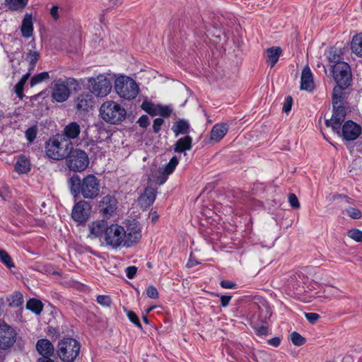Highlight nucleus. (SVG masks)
Wrapping results in <instances>:
<instances>
[{
	"label": "nucleus",
	"instance_id": "obj_43",
	"mask_svg": "<svg viewBox=\"0 0 362 362\" xmlns=\"http://www.w3.org/2000/svg\"><path fill=\"white\" fill-rule=\"evenodd\" d=\"M158 115H160L163 117H168L170 116L173 110L169 106L158 105Z\"/></svg>",
	"mask_w": 362,
	"mask_h": 362
},
{
	"label": "nucleus",
	"instance_id": "obj_50",
	"mask_svg": "<svg viewBox=\"0 0 362 362\" xmlns=\"http://www.w3.org/2000/svg\"><path fill=\"white\" fill-rule=\"evenodd\" d=\"M168 175L169 174H167V173L163 170L158 172V175L156 176V183L159 185L164 184L166 182Z\"/></svg>",
	"mask_w": 362,
	"mask_h": 362
},
{
	"label": "nucleus",
	"instance_id": "obj_54",
	"mask_svg": "<svg viewBox=\"0 0 362 362\" xmlns=\"http://www.w3.org/2000/svg\"><path fill=\"white\" fill-rule=\"evenodd\" d=\"M137 123L142 128H146L149 125V118L147 115H144L138 119Z\"/></svg>",
	"mask_w": 362,
	"mask_h": 362
},
{
	"label": "nucleus",
	"instance_id": "obj_53",
	"mask_svg": "<svg viewBox=\"0 0 362 362\" xmlns=\"http://www.w3.org/2000/svg\"><path fill=\"white\" fill-rule=\"evenodd\" d=\"M288 202L290 205L294 209L300 208V203L296 194L291 193L288 195Z\"/></svg>",
	"mask_w": 362,
	"mask_h": 362
},
{
	"label": "nucleus",
	"instance_id": "obj_35",
	"mask_svg": "<svg viewBox=\"0 0 362 362\" xmlns=\"http://www.w3.org/2000/svg\"><path fill=\"white\" fill-rule=\"evenodd\" d=\"M28 0H5V5L13 11L23 8L28 4Z\"/></svg>",
	"mask_w": 362,
	"mask_h": 362
},
{
	"label": "nucleus",
	"instance_id": "obj_18",
	"mask_svg": "<svg viewBox=\"0 0 362 362\" xmlns=\"http://www.w3.org/2000/svg\"><path fill=\"white\" fill-rule=\"evenodd\" d=\"M107 226V223L104 220L93 222L89 225V236L92 238H99L102 242Z\"/></svg>",
	"mask_w": 362,
	"mask_h": 362
},
{
	"label": "nucleus",
	"instance_id": "obj_6",
	"mask_svg": "<svg viewBox=\"0 0 362 362\" xmlns=\"http://www.w3.org/2000/svg\"><path fill=\"white\" fill-rule=\"evenodd\" d=\"M67 168L76 173L84 171L89 165L88 154L79 148H71L68 156L65 158Z\"/></svg>",
	"mask_w": 362,
	"mask_h": 362
},
{
	"label": "nucleus",
	"instance_id": "obj_64",
	"mask_svg": "<svg viewBox=\"0 0 362 362\" xmlns=\"http://www.w3.org/2000/svg\"><path fill=\"white\" fill-rule=\"evenodd\" d=\"M151 221L153 223H156L157 221H158V214H157L156 211H153L151 214Z\"/></svg>",
	"mask_w": 362,
	"mask_h": 362
},
{
	"label": "nucleus",
	"instance_id": "obj_25",
	"mask_svg": "<svg viewBox=\"0 0 362 362\" xmlns=\"http://www.w3.org/2000/svg\"><path fill=\"white\" fill-rule=\"evenodd\" d=\"M190 129V124L189 123L184 119H180L175 122H174L172 130L175 134V136L177 137L180 134L183 135H188L189 133Z\"/></svg>",
	"mask_w": 362,
	"mask_h": 362
},
{
	"label": "nucleus",
	"instance_id": "obj_36",
	"mask_svg": "<svg viewBox=\"0 0 362 362\" xmlns=\"http://www.w3.org/2000/svg\"><path fill=\"white\" fill-rule=\"evenodd\" d=\"M49 78V72L44 71L34 75L30 79V86L33 87L43 81H47Z\"/></svg>",
	"mask_w": 362,
	"mask_h": 362
},
{
	"label": "nucleus",
	"instance_id": "obj_10",
	"mask_svg": "<svg viewBox=\"0 0 362 362\" xmlns=\"http://www.w3.org/2000/svg\"><path fill=\"white\" fill-rule=\"evenodd\" d=\"M16 335L14 329L0 320V349L6 350L11 347L16 341Z\"/></svg>",
	"mask_w": 362,
	"mask_h": 362
},
{
	"label": "nucleus",
	"instance_id": "obj_26",
	"mask_svg": "<svg viewBox=\"0 0 362 362\" xmlns=\"http://www.w3.org/2000/svg\"><path fill=\"white\" fill-rule=\"evenodd\" d=\"M22 35L25 38H29L33 35V23L32 16L28 13L25 14L21 28Z\"/></svg>",
	"mask_w": 362,
	"mask_h": 362
},
{
	"label": "nucleus",
	"instance_id": "obj_60",
	"mask_svg": "<svg viewBox=\"0 0 362 362\" xmlns=\"http://www.w3.org/2000/svg\"><path fill=\"white\" fill-rule=\"evenodd\" d=\"M280 343L281 339L279 337H275L268 340V344L274 347H278Z\"/></svg>",
	"mask_w": 362,
	"mask_h": 362
},
{
	"label": "nucleus",
	"instance_id": "obj_16",
	"mask_svg": "<svg viewBox=\"0 0 362 362\" xmlns=\"http://www.w3.org/2000/svg\"><path fill=\"white\" fill-rule=\"evenodd\" d=\"M69 89L66 86L64 80L62 78L55 80L52 93L53 99L57 102L62 103L69 98Z\"/></svg>",
	"mask_w": 362,
	"mask_h": 362
},
{
	"label": "nucleus",
	"instance_id": "obj_47",
	"mask_svg": "<svg viewBox=\"0 0 362 362\" xmlns=\"http://www.w3.org/2000/svg\"><path fill=\"white\" fill-rule=\"evenodd\" d=\"M64 82L66 84V87H73L75 91H77L80 89V85L78 83L77 81L74 78H66L65 80H64Z\"/></svg>",
	"mask_w": 362,
	"mask_h": 362
},
{
	"label": "nucleus",
	"instance_id": "obj_56",
	"mask_svg": "<svg viewBox=\"0 0 362 362\" xmlns=\"http://www.w3.org/2000/svg\"><path fill=\"white\" fill-rule=\"evenodd\" d=\"M137 271V268L134 266H130L127 267L126 269V275L128 279H133L136 275Z\"/></svg>",
	"mask_w": 362,
	"mask_h": 362
},
{
	"label": "nucleus",
	"instance_id": "obj_59",
	"mask_svg": "<svg viewBox=\"0 0 362 362\" xmlns=\"http://www.w3.org/2000/svg\"><path fill=\"white\" fill-rule=\"evenodd\" d=\"M232 296L228 295H223L221 296V305L222 307H226L228 305Z\"/></svg>",
	"mask_w": 362,
	"mask_h": 362
},
{
	"label": "nucleus",
	"instance_id": "obj_13",
	"mask_svg": "<svg viewBox=\"0 0 362 362\" xmlns=\"http://www.w3.org/2000/svg\"><path fill=\"white\" fill-rule=\"evenodd\" d=\"M126 238H124V247H132L137 243L141 238V230L139 223L134 220L129 221L127 226Z\"/></svg>",
	"mask_w": 362,
	"mask_h": 362
},
{
	"label": "nucleus",
	"instance_id": "obj_28",
	"mask_svg": "<svg viewBox=\"0 0 362 362\" xmlns=\"http://www.w3.org/2000/svg\"><path fill=\"white\" fill-rule=\"evenodd\" d=\"M326 56L329 62L334 63V64L343 62V52L341 48L337 47H330L327 52Z\"/></svg>",
	"mask_w": 362,
	"mask_h": 362
},
{
	"label": "nucleus",
	"instance_id": "obj_14",
	"mask_svg": "<svg viewBox=\"0 0 362 362\" xmlns=\"http://www.w3.org/2000/svg\"><path fill=\"white\" fill-rule=\"evenodd\" d=\"M90 210V204L87 201L81 200L73 207L71 212L72 218L78 223H83L88 218Z\"/></svg>",
	"mask_w": 362,
	"mask_h": 362
},
{
	"label": "nucleus",
	"instance_id": "obj_3",
	"mask_svg": "<svg viewBox=\"0 0 362 362\" xmlns=\"http://www.w3.org/2000/svg\"><path fill=\"white\" fill-rule=\"evenodd\" d=\"M100 115L106 122L111 124H119L125 119L127 111L120 104L112 100H107L101 105Z\"/></svg>",
	"mask_w": 362,
	"mask_h": 362
},
{
	"label": "nucleus",
	"instance_id": "obj_52",
	"mask_svg": "<svg viewBox=\"0 0 362 362\" xmlns=\"http://www.w3.org/2000/svg\"><path fill=\"white\" fill-rule=\"evenodd\" d=\"M293 104V98L291 96H288L286 98L285 101L284 103V105L282 107L283 112L288 113L291 111V107Z\"/></svg>",
	"mask_w": 362,
	"mask_h": 362
},
{
	"label": "nucleus",
	"instance_id": "obj_45",
	"mask_svg": "<svg viewBox=\"0 0 362 362\" xmlns=\"http://www.w3.org/2000/svg\"><path fill=\"white\" fill-rule=\"evenodd\" d=\"M96 300H97L98 303H99L100 305H101L103 306H105V307L110 306V305L112 303L110 297L109 296H106V295H99L97 297Z\"/></svg>",
	"mask_w": 362,
	"mask_h": 362
},
{
	"label": "nucleus",
	"instance_id": "obj_40",
	"mask_svg": "<svg viewBox=\"0 0 362 362\" xmlns=\"http://www.w3.org/2000/svg\"><path fill=\"white\" fill-rule=\"evenodd\" d=\"M291 340L292 343L297 346H300L303 345L306 342V339L305 337L301 336L298 332H293L291 334Z\"/></svg>",
	"mask_w": 362,
	"mask_h": 362
},
{
	"label": "nucleus",
	"instance_id": "obj_20",
	"mask_svg": "<svg viewBox=\"0 0 362 362\" xmlns=\"http://www.w3.org/2000/svg\"><path fill=\"white\" fill-rule=\"evenodd\" d=\"M300 89L312 91L314 89L313 74L308 66L303 68L300 78Z\"/></svg>",
	"mask_w": 362,
	"mask_h": 362
},
{
	"label": "nucleus",
	"instance_id": "obj_46",
	"mask_svg": "<svg viewBox=\"0 0 362 362\" xmlns=\"http://www.w3.org/2000/svg\"><path fill=\"white\" fill-rule=\"evenodd\" d=\"M127 317L129 318V320L133 323L137 327H139V329H142V325L139 321V319L138 317V316L136 315V314L133 312V311H128L127 312Z\"/></svg>",
	"mask_w": 362,
	"mask_h": 362
},
{
	"label": "nucleus",
	"instance_id": "obj_29",
	"mask_svg": "<svg viewBox=\"0 0 362 362\" xmlns=\"http://www.w3.org/2000/svg\"><path fill=\"white\" fill-rule=\"evenodd\" d=\"M93 100L90 95H81L77 98L76 108L78 110L88 111L92 106Z\"/></svg>",
	"mask_w": 362,
	"mask_h": 362
},
{
	"label": "nucleus",
	"instance_id": "obj_57",
	"mask_svg": "<svg viewBox=\"0 0 362 362\" xmlns=\"http://www.w3.org/2000/svg\"><path fill=\"white\" fill-rule=\"evenodd\" d=\"M220 285L223 288H234L236 286V284L228 281V280H223L221 281Z\"/></svg>",
	"mask_w": 362,
	"mask_h": 362
},
{
	"label": "nucleus",
	"instance_id": "obj_48",
	"mask_svg": "<svg viewBox=\"0 0 362 362\" xmlns=\"http://www.w3.org/2000/svg\"><path fill=\"white\" fill-rule=\"evenodd\" d=\"M146 295L152 299H157L159 297L158 290L153 286H150L146 288Z\"/></svg>",
	"mask_w": 362,
	"mask_h": 362
},
{
	"label": "nucleus",
	"instance_id": "obj_11",
	"mask_svg": "<svg viewBox=\"0 0 362 362\" xmlns=\"http://www.w3.org/2000/svg\"><path fill=\"white\" fill-rule=\"evenodd\" d=\"M361 127L353 122L352 120H347L339 128V133H336L338 136H341L343 140L346 141H352L357 139L361 134Z\"/></svg>",
	"mask_w": 362,
	"mask_h": 362
},
{
	"label": "nucleus",
	"instance_id": "obj_1",
	"mask_svg": "<svg viewBox=\"0 0 362 362\" xmlns=\"http://www.w3.org/2000/svg\"><path fill=\"white\" fill-rule=\"evenodd\" d=\"M67 185L74 197L81 196L85 199L91 200L99 196L101 188L100 180L93 174H88L83 179L74 174L67 180Z\"/></svg>",
	"mask_w": 362,
	"mask_h": 362
},
{
	"label": "nucleus",
	"instance_id": "obj_49",
	"mask_svg": "<svg viewBox=\"0 0 362 362\" xmlns=\"http://www.w3.org/2000/svg\"><path fill=\"white\" fill-rule=\"evenodd\" d=\"M306 320L310 324H315L320 317V315L316 313H305Z\"/></svg>",
	"mask_w": 362,
	"mask_h": 362
},
{
	"label": "nucleus",
	"instance_id": "obj_15",
	"mask_svg": "<svg viewBox=\"0 0 362 362\" xmlns=\"http://www.w3.org/2000/svg\"><path fill=\"white\" fill-rule=\"evenodd\" d=\"M117 209V201L113 195L107 194L99 203L100 212L105 218L110 217Z\"/></svg>",
	"mask_w": 362,
	"mask_h": 362
},
{
	"label": "nucleus",
	"instance_id": "obj_12",
	"mask_svg": "<svg viewBox=\"0 0 362 362\" xmlns=\"http://www.w3.org/2000/svg\"><path fill=\"white\" fill-rule=\"evenodd\" d=\"M333 77L337 85H350L351 73L349 65L346 62L338 63L332 67Z\"/></svg>",
	"mask_w": 362,
	"mask_h": 362
},
{
	"label": "nucleus",
	"instance_id": "obj_4",
	"mask_svg": "<svg viewBox=\"0 0 362 362\" xmlns=\"http://www.w3.org/2000/svg\"><path fill=\"white\" fill-rule=\"evenodd\" d=\"M81 349L80 343L75 339L66 337L58 342L57 354L62 362H74Z\"/></svg>",
	"mask_w": 362,
	"mask_h": 362
},
{
	"label": "nucleus",
	"instance_id": "obj_7",
	"mask_svg": "<svg viewBox=\"0 0 362 362\" xmlns=\"http://www.w3.org/2000/svg\"><path fill=\"white\" fill-rule=\"evenodd\" d=\"M124 238H126V230L124 227L118 224H111L106 228L102 243L112 249H117L124 247Z\"/></svg>",
	"mask_w": 362,
	"mask_h": 362
},
{
	"label": "nucleus",
	"instance_id": "obj_30",
	"mask_svg": "<svg viewBox=\"0 0 362 362\" xmlns=\"http://www.w3.org/2000/svg\"><path fill=\"white\" fill-rule=\"evenodd\" d=\"M15 170L20 173H27L30 171V161L25 156L22 155L19 157L15 165Z\"/></svg>",
	"mask_w": 362,
	"mask_h": 362
},
{
	"label": "nucleus",
	"instance_id": "obj_41",
	"mask_svg": "<svg viewBox=\"0 0 362 362\" xmlns=\"http://www.w3.org/2000/svg\"><path fill=\"white\" fill-rule=\"evenodd\" d=\"M25 138L29 143H32L36 139L37 128L35 125L29 127L25 132Z\"/></svg>",
	"mask_w": 362,
	"mask_h": 362
},
{
	"label": "nucleus",
	"instance_id": "obj_32",
	"mask_svg": "<svg viewBox=\"0 0 362 362\" xmlns=\"http://www.w3.org/2000/svg\"><path fill=\"white\" fill-rule=\"evenodd\" d=\"M40 52L36 50H34V51L30 50L27 53L25 59H26V61L28 62V64H29V67H28L29 71H34L36 64L40 59Z\"/></svg>",
	"mask_w": 362,
	"mask_h": 362
},
{
	"label": "nucleus",
	"instance_id": "obj_24",
	"mask_svg": "<svg viewBox=\"0 0 362 362\" xmlns=\"http://www.w3.org/2000/svg\"><path fill=\"white\" fill-rule=\"evenodd\" d=\"M192 147V138L189 136H185L179 139L173 146V150L175 153H182L189 151Z\"/></svg>",
	"mask_w": 362,
	"mask_h": 362
},
{
	"label": "nucleus",
	"instance_id": "obj_27",
	"mask_svg": "<svg viewBox=\"0 0 362 362\" xmlns=\"http://www.w3.org/2000/svg\"><path fill=\"white\" fill-rule=\"evenodd\" d=\"M267 62L271 67H273L278 62L282 49L280 47H272L267 49Z\"/></svg>",
	"mask_w": 362,
	"mask_h": 362
},
{
	"label": "nucleus",
	"instance_id": "obj_31",
	"mask_svg": "<svg viewBox=\"0 0 362 362\" xmlns=\"http://www.w3.org/2000/svg\"><path fill=\"white\" fill-rule=\"evenodd\" d=\"M351 49L356 55L362 58V33L353 37Z\"/></svg>",
	"mask_w": 362,
	"mask_h": 362
},
{
	"label": "nucleus",
	"instance_id": "obj_38",
	"mask_svg": "<svg viewBox=\"0 0 362 362\" xmlns=\"http://www.w3.org/2000/svg\"><path fill=\"white\" fill-rule=\"evenodd\" d=\"M0 261L8 269L14 267L11 257L6 250L2 249H0Z\"/></svg>",
	"mask_w": 362,
	"mask_h": 362
},
{
	"label": "nucleus",
	"instance_id": "obj_61",
	"mask_svg": "<svg viewBox=\"0 0 362 362\" xmlns=\"http://www.w3.org/2000/svg\"><path fill=\"white\" fill-rule=\"evenodd\" d=\"M58 6H53L50 9V14L54 20H57L59 17L58 14Z\"/></svg>",
	"mask_w": 362,
	"mask_h": 362
},
{
	"label": "nucleus",
	"instance_id": "obj_22",
	"mask_svg": "<svg viewBox=\"0 0 362 362\" xmlns=\"http://www.w3.org/2000/svg\"><path fill=\"white\" fill-rule=\"evenodd\" d=\"M350 85H337L332 91V104L344 105L347 93L346 90Z\"/></svg>",
	"mask_w": 362,
	"mask_h": 362
},
{
	"label": "nucleus",
	"instance_id": "obj_58",
	"mask_svg": "<svg viewBox=\"0 0 362 362\" xmlns=\"http://www.w3.org/2000/svg\"><path fill=\"white\" fill-rule=\"evenodd\" d=\"M257 335L266 336L268 334V328L265 326H259L255 329Z\"/></svg>",
	"mask_w": 362,
	"mask_h": 362
},
{
	"label": "nucleus",
	"instance_id": "obj_55",
	"mask_svg": "<svg viewBox=\"0 0 362 362\" xmlns=\"http://www.w3.org/2000/svg\"><path fill=\"white\" fill-rule=\"evenodd\" d=\"M23 88H24V85H23L22 83H20L19 82H18L14 86L15 93H16V95H18V97L20 99H23V98L24 96Z\"/></svg>",
	"mask_w": 362,
	"mask_h": 362
},
{
	"label": "nucleus",
	"instance_id": "obj_37",
	"mask_svg": "<svg viewBox=\"0 0 362 362\" xmlns=\"http://www.w3.org/2000/svg\"><path fill=\"white\" fill-rule=\"evenodd\" d=\"M157 107L158 105H155L151 102L146 100L144 101L141 105V108L152 117L158 115Z\"/></svg>",
	"mask_w": 362,
	"mask_h": 362
},
{
	"label": "nucleus",
	"instance_id": "obj_23",
	"mask_svg": "<svg viewBox=\"0 0 362 362\" xmlns=\"http://www.w3.org/2000/svg\"><path fill=\"white\" fill-rule=\"evenodd\" d=\"M228 131V127L226 123L216 124L211 130L210 139L211 140L218 142L226 136Z\"/></svg>",
	"mask_w": 362,
	"mask_h": 362
},
{
	"label": "nucleus",
	"instance_id": "obj_5",
	"mask_svg": "<svg viewBox=\"0 0 362 362\" xmlns=\"http://www.w3.org/2000/svg\"><path fill=\"white\" fill-rule=\"evenodd\" d=\"M115 89L120 98L128 100L134 99L139 92L136 81L124 76H121L115 80Z\"/></svg>",
	"mask_w": 362,
	"mask_h": 362
},
{
	"label": "nucleus",
	"instance_id": "obj_51",
	"mask_svg": "<svg viewBox=\"0 0 362 362\" xmlns=\"http://www.w3.org/2000/svg\"><path fill=\"white\" fill-rule=\"evenodd\" d=\"M163 123L164 120L160 117L156 118L153 120V131L155 134H158L160 131V127Z\"/></svg>",
	"mask_w": 362,
	"mask_h": 362
},
{
	"label": "nucleus",
	"instance_id": "obj_34",
	"mask_svg": "<svg viewBox=\"0 0 362 362\" xmlns=\"http://www.w3.org/2000/svg\"><path fill=\"white\" fill-rule=\"evenodd\" d=\"M26 308L36 315H40L43 309V305L40 300L30 298L26 303Z\"/></svg>",
	"mask_w": 362,
	"mask_h": 362
},
{
	"label": "nucleus",
	"instance_id": "obj_19",
	"mask_svg": "<svg viewBox=\"0 0 362 362\" xmlns=\"http://www.w3.org/2000/svg\"><path fill=\"white\" fill-rule=\"evenodd\" d=\"M81 127L76 122H71L64 127L60 136L69 141L78 138L81 133Z\"/></svg>",
	"mask_w": 362,
	"mask_h": 362
},
{
	"label": "nucleus",
	"instance_id": "obj_62",
	"mask_svg": "<svg viewBox=\"0 0 362 362\" xmlns=\"http://www.w3.org/2000/svg\"><path fill=\"white\" fill-rule=\"evenodd\" d=\"M31 72H32V71H28V72L27 74H24V75L21 77V80H20L18 82H19L20 83H22L23 85H24V86H25V83L27 82L28 79V78H29V77L30 76Z\"/></svg>",
	"mask_w": 362,
	"mask_h": 362
},
{
	"label": "nucleus",
	"instance_id": "obj_17",
	"mask_svg": "<svg viewBox=\"0 0 362 362\" xmlns=\"http://www.w3.org/2000/svg\"><path fill=\"white\" fill-rule=\"evenodd\" d=\"M35 349L41 357H52L54 354V346L47 339H38L35 344Z\"/></svg>",
	"mask_w": 362,
	"mask_h": 362
},
{
	"label": "nucleus",
	"instance_id": "obj_33",
	"mask_svg": "<svg viewBox=\"0 0 362 362\" xmlns=\"http://www.w3.org/2000/svg\"><path fill=\"white\" fill-rule=\"evenodd\" d=\"M8 305L12 308H18L23 303V296L19 291H16L7 298Z\"/></svg>",
	"mask_w": 362,
	"mask_h": 362
},
{
	"label": "nucleus",
	"instance_id": "obj_44",
	"mask_svg": "<svg viewBox=\"0 0 362 362\" xmlns=\"http://www.w3.org/2000/svg\"><path fill=\"white\" fill-rule=\"evenodd\" d=\"M346 214L353 219H359L362 216L361 211L356 208L349 207L344 211Z\"/></svg>",
	"mask_w": 362,
	"mask_h": 362
},
{
	"label": "nucleus",
	"instance_id": "obj_63",
	"mask_svg": "<svg viewBox=\"0 0 362 362\" xmlns=\"http://www.w3.org/2000/svg\"><path fill=\"white\" fill-rule=\"evenodd\" d=\"M52 357H40L36 362H54Z\"/></svg>",
	"mask_w": 362,
	"mask_h": 362
},
{
	"label": "nucleus",
	"instance_id": "obj_2",
	"mask_svg": "<svg viewBox=\"0 0 362 362\" xmlns=\"http://www.w3.org/2000/svg\"><path fill=\"white\" fill-rule=\"evenodd\" d=\"M72 146L73 144L71 141L57 134L46 141L45 153L49 158L54 160H62L68 156Z\"/></svg>",
	"mask_w": 362,
	"mask_h": 362
},
{
	"label": "nucleus",
	"instance_id": "obj_9",
	"mask_svg": "<svg viewBox=\"0 0 362 362\" xmlns=\"http://www.w3.org/2000/svg\"><path fill=\"white\" fill-rule=\"evenodd\" d=\"M332 117L325 120V125L331 127L334 133H339V128L345 119L346 112L344 105L332 104Z\"/></svg>",
	"mask_w": 362,
	"mask_h": 362
},
{
	"label": "nucleus",
	"instance_id": "obj_8",
	"mask_svg": "<svg viewBox=\"0 0 362 362\" xmlns=\"http://www.w3.org/2000/svg\"><path fill=\"white\" fill-rule=\"evenodd\" d=\"M88 88L90 92L97 97H105L110 93L112 83L104 75L88 78Z\"/></svg>",
	"mask_w": 362,
	"mask_h": 362
},
{
	"label": "nucleus",
	"instance_id": "obj_39",
	"mask_svg": "<svg viewBox=\"0 0 362 362\" xmlns=\"http://www.w3.org/2000/svg\"><path fill=\"white\" fill-rule=\"evenodd\" d=\"M347 236L353 240L362 243V230L357 228H351L347 231Z\"/></svg>",
	"mask_w": 362,
	"mask_h": 362
},
{
	"label": "nucleus",
	"instance_id": "obj_42",
	"mask_svg": "<svg viewBox=\"0 0 362 362\" xmlns=\"http://www.w3.org/2000/svg\"><path fill=\"white\" fill-rule=\"evenodd\" d=\"M178 164V159L177 158L176 156H173L170 158V161L168 162V163L165 165V168H164L163 171H165V173H167V174H171L175 167Z\"/></svg>",
	"mask_w": 362,
	"mask_h": 362
},
{
	"label": "nucleus",
	"instance_id": "obj_21",
	"mask_svg": "<svg viewBox=\"0 0 362 362\" xmlns=\"http://www.w3.org/2000/svg\"><path fill=\"white\" fill-rule=\"evenodd\" d=\"M156 197V189L152 187H147L139 198V204L142 207H149L153 204Z\"/></svg>",
	"mask_w": 362,
	"mask_h": 362
}]
</instances>
